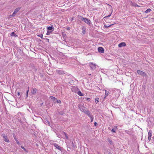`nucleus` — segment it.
Here are the masks:
<instances>
[{"mask_svg": "<svg viewBox=\"0 0 154 154\" xmlns=\"http://www.w3.org/2000/svg\"><path fill=\"white\" fill-rule=\"evenodd\" d=\"M137 72L138 74L141 75L143 76H147V75L146 74L145 72H143L142 71L140 70H137Z\"/></svg>", "mask_w": 154, "mask_h": 154, "instance_id": "nucleus-3", "label": "nucleus"}, {"mask_svg": "<svg viewBox=\"0 0 154 154\" xmlns=\"http://www.w3.org/2000/svg\"><path fill=\"white\" fill-rule=\"evenodd\" d=\"M20 8H16L12 15H11V16L14 17L16 14L20 10Z\"/></svg>", "mask_w": 154, "mask_h": 154, "instance_id": "nucleus-4", "label": "nucleus"}, {"mask_svg": "<svg viewBox=\"0 0 154 154\" xmlns=\"http://www.w3.org/2000/svg\"><path fill=\"white\" fill-rule=\"evenodd\" d=\"M90 119H91V122H93V116H91L90 117Z\"/></svg>", "mask_w": 154, "mask_h": 154, "instance_id": "nucleus-25", "label": "nucleus"}, {"mask_svg": "<svg viewBox=\"0 0 154 154\" xmlns=\"http://www.w3.org/2000/svg\"><path fill=\"white\" fill-rule=\"evenodd\" d=\"M63 37L64 39V37L66 36V35L64 34H63Z\"/></svg>", "mask_w": 154, "mask_h": 154, "instance_id": "nucleus-36", "label": "nucleus"}, {"mask_svg": "<svg viewBox=\"0 0 154 154\" xmlns=\"http://www.w3.org/2000/svg\"><path fill=\"white\" fill-rule=\"evenodd\" d=\"M109 141V142L110 144H112V140H110V139L108 140Z\"/></svg>", "mask_w": 154, "mask_h": 154, "instance_id": "nucleus-31", "label": "nucleus"}, {"mask_svg": "<svg viewBox=\"0 0 154 154\" xmlns=\"http://www.w3.org/2000/svg\"><path fill=\"white\" fill-rule=\"evenodd\" d=\"M72 146L73 147L74 149H75V145H74V143H73V141L72 142Z\"/></svg>", "mask_w": 154, "mask_h": 154, "instance_id": "nucleus-27", "label": "nucleus"}, {"mask_svg": "<svg viewBox=\"0 0 154 154\" xmlns=\"http://www.w3.org/2000/svg\"><path fill=\"white\" fill-rule=\"evenodd\" d=\"M54 146L58 149L62 151V148L56 143H54Z\"/></svg>", "mask_w": 154, "mask_h": 154, "instance_id": "nucleus-8", "label": "nucleus"}, {"mask_svg": "<svg viewBox=\"0 0 154 154\" xmlns=\"http://www.w3.org/2000/svg\"><path fill=\"white\" fill-rule=\"evenodd\" d=\"M116 128H113L111 130V131L112 132H116Z\"/></svg>", "mask_w": 154, "mask_h": 154, "instance_id": "nucleus-24", "label": "nucleus"}, {"mask_svg": "<svg viewBox=\"0 0 154 154\" xmlns=\"http://www.w3.org/2000/svg\"><path fill=\"white\" fill-rule=\"evenodd\" d=\"M79 19L84 21L88 25L90 26L91 24V22L89 19H87L81 16H79Z\"/></svg>", "mask_w": 154, "mask_h": 154, "instance_id": "nucleus-1", "label": "nucleus"}, {"mask_svg": "<svg viewBox=\"0 0 154 154\" xmlns=\"http://www.w3.org/2000/svg\"><path fill=\"white\" fill-rule=\"evenodd\" d=\"M53 27L52 26H49L47 27V29L49 30H52Z\"/></svg>", "mask_w": 154, "mask_h": 154, "instance_id": "nucleus-17", "label": "nucleus"}, {"mask_svg": "<svg viewBox=\"0 0 154 154\" xmlns=\"http://www.w3.org/2000/svg\"><path fill=\"white\" fill-rule=\"evenodd\" d=\"M113 24H111V25H110L108 26H106V25H104V27L106 28H107L108 27H110L111 26H112V25H113Z\"/></svg>", "mask_w": 154, "mask_h": 154, "instance_id": "nucleus-21", "label": "nucleus"}, {"mask_svg": "<svg viewBox=\"0 0 154 154\" xmlns=\"http://www.w3.org/2000/svg\"><path fill=\"white\" fill-rule=\"evenodd\" d=\"M95 101L96 103H97L98 102H99V99L98 98H97L95 99Z\"/></svg>", "mask_w": 154, "mask_h": 154, "instance_id": "nucleus-26", "label": "nucleus"}, {"mask_svg": "<svg viewBox=\"0 0 154 154\" xmlns=\"http://www.w3.org/2000/svg\"><path fill=\"white\" fill-rule=\"evenodd\" d=\"M50 98H51V99H52L53 100H57V99L56 98H55V97H53V96H51L50 97Z\"/></svg>", "mask_w": 154, "mask_h": 154, "instance_id": "nucleus-23", "label": "nucleus"}, {"mask_svg": "<svg viewBox=\"0 0 154 154\" xmlns=\"http://www.w3.org/2000/svg\"><path fill=\"white\" fill-rule=\"evenodd\" d=\"M67 29H68V30H69V27H68V28H67Z\"/></svg>", "mask_w": 154, "mask_h": 154, "instance_id": "nucleus-41", "label": "nucleus"}, {"mask_svg": "<svg viewBox=\"0 0 154 154\" xmlns=\"http://www.w3.org/2000/svg\"><path fill=\"white\" fill-rule=\"evenodd\" d=\"M20 92H18L17 93V95H18V96H20Z\"/></svg>", "mask_w": 154, "mask_h": 154, "instance_id": "nucleus-38", "label": "nucleus"}, {"mask_svg": "<svg viewBox=\"0 0 154 154\" xmlns=\"http://www.w3.org/2000/svg\"><path fill=\"white\" fill-rule=\"evenodd\" d=\"M151 130L149 131L148 132V136H149V137H151L152 136V133H151Z\"/></svg>", "mask_w": 154, "mask_h": 154, "instance_id": "nucleus-22", "label": "nucleus"}, {"mask_svg": "<svg viewBox=\"0 0 154 154\" xmlns=\"http://www.w3.org/2000/svg\"><path fill=\"white\" fill-rule=\"evenodd\" d=\"M11 36H14L15 37L17 36V35L14 33V32H13L11 33Z\"/></svg>", "mask_w": 154, "mask_h": 154, "instance_id": "nucleus-20", "label": "nucleus"}, {"mask_svg": "<svg viewBox=\"0 0 154 154\" xmlns=\"http://www.w3.org/2000/svg\"><path fill=\"white\" fill-rule=\"evenodd\" d=\"M111 12L110 13V14H109L108 16H106L105 17H104V18H105V19L106 18H107V17H110L111 16V14H112V7H111Z\"/></svg>", "mask_w": 154, "mask_h": 154, "instance_id": "nucleus-12", "label": "nucleus"}, {"mask_svg": "<svg viewBox=\"0 0 154 154\" xmlns=\"http://www.w3.org/2000/svg\"><path fill=\"white\" fill-rule=\"evenodd\" d=\"M53 30H52L51 31H47V35H49L50 34V33L51 32H52Z\"/></svg>", "mask_w": 154, "mask_h": 154, "instance_id": "nucleus-29", "label": "nucleus"}, {"mask_svg": "<svg viewBox=\"0 0 154 154\" xmlns=\"http://www.w3.org/2000/svg\"><path fill=\"white\" fill-rule=\"evenodd\" d=\"M85 27L84 26L82 27V32L84 34H85Z\"/></svg>", "mask_w": 154, "mask_h": 154, "instance_id": "nucleus-19", "label": "nucleus"}, {"mask_svg": "<svg viewBox=\"0 0 154 154\" xmlns=\"http://www.w3.org/2000/svg\"><path fill=\"white\" fill-rule=\"evenodd\" d=\"M29 87H28V90L26 91V96L27 97H28V92L29 91Z\"/></svg>", "mask_w": 154, "mask_h": 154, "instance_id": "nucleus-33", "label": "nucleus"}, {"mask_svg": "<svg viewBox=\"0 0 154 154\" xmlns=\"http://www.w3.org/2000/svg\"><path fill=\"white\" fill-rule=\"evenodd\" d=\"M77 94L80 96H84V94L82 93L80 91H79L77 93Z\"/></svg>", "mask_w": 154, "mask_h": 154, "instance_id": "nucleus-15", "label": "nucleus"}, {"mask_svg": "<svg viewBox=\"0 0 154 154\" xmlns=\"http://www.w3.org/2000/svg\"><path fill=\"white\" fill-rule=\"evenodd\" d=\"M89 66L90 68L92 69H94L96 68V65L94 63H89Z\"/></svg>", "mask_w": 154, "mask_h": 154, "instance_id": "nucleus-5", "label": "nucleus"}, {"mask_svg": "<svg viewBox=\"0 0 154 154\" xmlns=\"http://www.w3.org/2000/svg\"><path fill=\"white\" fill-rule=\"evenodd\" d=\"M56 71L58 74L59 75H63L65 74L64 72L62 69H57Z\"/></svg>", "mask_w": 154, "mask_h": 154, "instance_id": "nucleus-6", "label": "nucleus"}, {"mask_svg": "<svg viewBox=\"0 0 154 154\" xmlns=\"http://www.w3.org/2000/svg\"><path fill=\"white\" fill-rule=\"evenodd\" d=\"M84 113H85L87 114L89 117H90L91 116H92L91 115L90 112L89 111H87L86 110V112H85Z\"/></svg>", "mask_w": 154, "mask_h": 154, "instance_id": "nucleus-11", "label": "nucleus"}, {"mask_svg": "<svg viewBox=\"0 0 154 154\" xmlns=\"http://www.w3.org/2000/svg\"><path fill=\"white\" fill-rule=\"evenodd\" d=\"M36 88H34L32 89V94H35L36 93Z\"/></svg>", "mask_w": 154, "mask_h": 154, "instance_id": "nucleus-13", "label": "nucleus"}, {"mask_svg": "<svg viewBox=\"0 0 154 154\" xmlns=\"http://www.w3.org/2000/svg\"><path fill=\"white\" fill-rule=\"evenodd\" d=\"M21 148L22 149H23L26 152H28V151L27 150H26L24 146H21Z\"/></svg>", "mask_w": 154, "mask_h": 154, "instance_id": "nucleus-18", "label": "nucleus"}, {"mask_svg": "<svg viewBox=\"0 0 154 154\" xmlns=\"http://www.w3.org/2000/svg\"><path fill=\"white\" fill-rule=\"evenodd\" d=\"M125 131L126 133L129 134H130V132L129 131L126 130V131Z\"/></svg>", "mask_w": 154, "mask_h": 154, "instance_id": "nucleus-34", "label": "nucleus"}, {"mask_svg": "<svg viewBox=\"0 0 154 154\" xmlns=\"http://www.w3.org/2000/svg\"><path fill=\"white\" fill-rule=\"evenodd\" d=\"M64 134H65V136L66 138L67 139H68V136H67V134L66 133L64 132Z\"/></svg>", "mask_w": 154, "mask_h": 154, "instance_id": "nucleus-32", "label": "nucleus"}, {"mask_svg": "<svg viewBox=\"0 0 154 154\" xmlns=\"http://www.w3.org/2000/svg\"><path fill=\"white\" fill-rule=\"evenodd\" d=\"M154 154V153H153V154Z\"/></svg>", "mask_w": 154, "mask_h": 154, "instance_id": "nucleus-43", "label": "nucleus"}, {"mask_svg": "<svg viewBox=\"0 0 154 154\" xmlns=\"http://www.w3.org/2000/svg\"><path fill=\"white\" fill-rule=\"evenodd\" d=\"M1 136L4 138V140L5 141L7 142H9V139L8 138L7 135L4 134H2Z\"/></svg>", "mask_w": 154, "mask_h": 154, "instance_id": "nucleus-7", "label": "nucleus"}, {"mask_svg": "<svg viewBox=\"0 0 154 154\" xmlns=\"http://www.w3.org/2000/svg\"><path fill=\"white\" fill-rule=\"evenodd\" d=\"M14 140H15V141L17 142V144H18V145H20V144L19 142L18 141V140L17 139L16 137L14 136Z\"/></svg>", "mask_w": 154, "mask_h": 154, "instance_id": "nucleus-14", "label": "nucleus"}, {"mask_svg": "<svg viewBox=\"0 0 154 154\" xmlns=\"http://www.w3.org/2000/svg\"><path fill=\"white\" fill-rule=\"evenodd\" d=\"M79 108L80 110L82 112H86V108L82 104H80L79 105Z\"/></svg>", "mask_w": 154, "mask_h": 154, "instance_id": "nucleus-2", "label": "nucleus"}, {"mask_svg": "<svg viewBox=\"0 0 154 154\" xmlns=\"http://www.w3.org/2000/svg\"><path fill=\"white\" fill-rule=\"evenodd\" d=\"M38 36L42 38H43V35H42V34L39 35H38Z\"/></svg>", "mask_w": 154, "mask_h": 154, "instance_id": "nucleus-30", "label": "nucleus"}, {"mask_svg": "<svg viewBox=\"0 0 154 154\" xmlns=\"http://www.w3.org/2000/svg\"><path fill=\"white\" fill-rule=\"evenodd\" d=\"M57 103H61V101L60 100H57Z\"/></svg>", "mask_w": 154, "mask_h": 154, "instance_id": "nucleus-35", "label": "nucleus"}, {"mask_svg": "<svg viewBox=\"0 0 154 154\" xmlns=\"http://www.w3.org/2000/svg\"><path fill=\"white\" fill-rule=\"evenodd\" d=\"M109 94V92H108L107 91H105V95L106 97Z\"/></svg>", "mask_w": 154, "mask_h": 154, "instance_id": "nucleus-28", "label": "nucleus"}, {"mask_svg": "<svg viewBox=\"0 0 154 154\" xmlns=\"http://www.w3.org/2000/svg\"><path fill=\"white\" fill-rule=\"evenodd\" d=\"M98 50L99 52L103 53L104 52V49L102 47H99L98 48Z\"/></svg>", "mask_w": 154, "mask_h": 154, "instance_id": "nucleus-9", "label": "nucleus"}, {"mask_svg": "<svg viewBox=\"0 0 154 154\" xmlns=\"http://www.w3.org/2000/svg\"><path fill=\"white\" fill-rule=\"evenodd\" d=\"M89 100H90V98H87V100H88V101H89Z\"/></svg>", "mask_w": 154, "mask_h": 154, "instance_id": "nucleus-40", "label": "nucleus"}, {"mask_svg": "<svg viewBox=\"0 0 154 154\" xmlns=\"http://www.w3.org/2000/svg\"><path fill=\"white\" fill-rule=\"evenodd\" d=\"M151 139V137L149 136H148V140L150 141Z\"/></svg>", "mask_w": 154, "mask_h": 154, "instance_id": "nucleus-39", "label": "nucleus"}, {"mask_svg": "<svg viewBox=\"0 0 154 154\" xmlns=\"http://www.w3.org/2000/svg\"><path fill=\"white\" fill-rule=\"evenodd\" d=\"M151 11V9L149 8V9H147V10H146L145 11V12L146 13H147L149 12H150V11Z\"/></svg>", "mask_w": 154, "mask_h": 154, "instance_id": "nucleus-16", "label": "nucleus"}, {"mask_svg": "<svg viewBox=\"0 0 154 154\" xmlns=\"http://www.w3.org/2000/svg\"><path fill=\"white\" fill-rule=\"evenodd\" d=\"M126 45V43L125 42H122L119 44L118 45V46L119 47L121 48L123 46H125Z\"/></svg>", "mask_w": 154, "mask_h": 154, "instance_id": "nucleus-10", "label": "nucleus"}, {"mask_svg": "<svg viewBox=\"0 0 154 154\" xmlns=\"http://www.w3.org/2000/svg\"><path fill=\"white\" fill-rule=\"evenodd\" d=\"M43 103H42L41 104V106H42V105H43Z\"/></svg>", "mask_w": 154, "mask_h": 154, "instance_id": "nucleus-42", "label": "nucleus"}, {"mask_svg": "<svg viewBox=\"0 0 154 154\" xmlns=\"http://www.w3.org/2000/svg\"><path fill=\"white\" fill-rule=\"evenodd\" d=\"M94 125L95 126H96L97 125V123L96 122H95L94 123Z\"/></svg>", "mask_w": 154, "mask_h": 154, "instance_id": "nucleus-37", "label": "nucleus"}]
</instances>
